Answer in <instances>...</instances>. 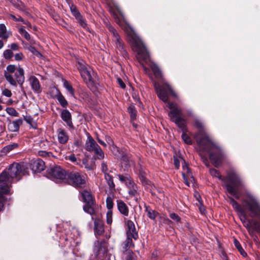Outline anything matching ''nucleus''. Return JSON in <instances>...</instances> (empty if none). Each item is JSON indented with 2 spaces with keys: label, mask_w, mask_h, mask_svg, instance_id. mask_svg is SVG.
I'll return each instance as SVG.
<instances>
[{
  "label": "nucleus",
  "mask_w": 260,
  "mask_h": 260,
  "mask_svg": "<svg viewBox=\"0 0 260 260\" xmlns=\"http://www.w3.org/2000/svg\"><path fill=\"white\" fill-rule=\"evenodd\" d=\"M18 147V144L17 143H12L4 147L2 149V152L4 154H7Z\"/></svg>",
  "instance_id": "32"
},
{
  "label": "nucleus",
  "mask_w": 260,
  "mask_h": 260,
  "mask_svg": "<svg viewBox=\"0 0 260 260\" xmlns=\"http://www.w3.org/2000/svg\"><path fill=\"white\" fill-rule=\"evenodd\" d=\"M70 8L72 12V14L76 18V19L80 18L81 15L78 10V9H77V7L75 5H71V8Z\"/></svg>",
  "instance_id": "36"
},
{
  "label": "nucleus",
  "mask_w": 260,
  "mask_h": 260,
  "mask_svg": "<svg viewBox=\"0 0 260 260\" xmlns=\"http://www.w3.org/2000/svg\"><path fill=\"white\" fill-rule=\"evenodd\" d=\"M118 178H119V180L122 182V183H124V184L125 183V182H126V181L128 179V178H129L128 176H123L122 175H120V174H119L118 175Z\"/></svg>",
  "instance_id": "58"
},
{
  "label": "nucleus",
  "mask_w": 260,
  "mask_h": 260,
  "mask_svg": "<svg viewBox=\"0 0 260 260\" xmlns=\"http://www.w3.org/2000/svg\"><path fill=\"white\" fill-rule=\"evenodd\" d=\"M120 157L122 165H124L125 166L124 171H128L131 166L134 164V161L132 158L131 156L123 152L121 154Z\"/></svg>",
  "instance_id": "16"
},
{
  "label": "nucleus",
  "mask_w": 260,
  "mask_h": 260,
  "mask_svg": "<svg viewBox=\"0 0 260 260\" xmlns=\"http://www.w3.org/2000/svg\"><path fill=\"white\" fill-rule=\"evenodd\" d=\"M64 87L68 90L72 96L74 95V89L71 85L67 81H65L63 83Z\"/></svg>",
  "instance_id": "40"
},
{
  "label": "nucleus",
  "mask_w": 260,
  "mask_h": 260,
  "mask_svg": "<svg viewBox=\"0 0 260 260\" xmlns=\"http://www.w3.org/2000/svg\"><path fill=\"white\" fill-rule=\"evenodd\" d=\"M24 119L27 123L31 125L33 122L32 118H31L30 116H26L24 117Z\"/></svg>",
  "instance_id": "62"
},
{
  "label": "nucleus",
  "mask_w": 260,
  "mask_h": 260,
  "mask_svg": "<svg viewBox=\"0 0 260 260\" xmlns=\"http://www.w3.org/2000/svg\"><path fill=\"white\" fill-rule=\"evenodd\" d=\"M127 39L130 43L132 47L138 54L140 55L143 59H146L148 56V53L146 48L139 37L135 33L134 30L129 27L126 30Z\"/></svg>",
  "instance_id": "4"
},
{
  "label": "nucleus",
  "mask_w": 260,
  "mask_h": 260,
  "mask_svg": "<svg viewBox=\"0 0 260 260\" xmlns=\"http://www.w3.org/2000/svg\"><path fill=\"white\" fill-rule=\"evenodd\" d=\"M10 36V33L7 31L6 27L4 24H0V37L7 39Z\"/></svg>",
  "instance_id": "31"
},
{
  "label": "nucleus",
  "mask_w": 260,
  "mask_h": 260,
  "mask_svg": "<svg viewBox=\"0 0 260 260\" xmlns=\"http://www.w3.org/2000/svg\"><path fill=\"white\" fill-rule=\"evenodd\" d=\"M210 143L213 145L208 146L207 145L200 146V149L209 153V158L215 167H219L224 157V154L222 150L215 145L211 140Z\"/></svg>",
  "instance_id": "5"
},
{
  "label": "nucleus",
  "mask_w": 260,
  "mask_h": 260,
  "mask_svg": "<svg viewBox=\"0 0 260 260\" xmlns=\"http://www.w3.org/2000/svg\"><path fill=\"white\" fill-rule=\"evenodd\" d=\"M58 141L61 144H66L69 140V136L67 133L62 129H60L58 132Z\"/></svg>",
  "instance_id": "24"
},
{
  "label": "nucleus",
  "mask_w": 260,
  "mask_h": 260,
  "mask_svg": "<svg viewBox=\"0 0 260 260\" xmlns=\"http://www.w3.org/2000/svg\"><path fill=\"white\" fill-rule=\"evenodd\" d=\"M126 237L133 238L135 240L138 238V231L132 220H127L126 221Z\"/></svg>",
  "instance_id": "13"
},
{
  "label": "nucleus",
  "mask_w": 260,
  "mask_h": 260,
  "mask_svg": "<svg viewBox=\"0 0 260 260\" xmlns=\"http://www.w3.org/2000/svg\"><path fill=\"white\" fill-rule=\"evenodd\" d=\"M99 146V145L96 143L93 138L90 135H88L85 144V150L91 152Z\"/></svg>",
  "instance_id": "17"
},
{
  "label": "nucleus",
  "mask_w": 260,
  "mask_h": 260,
  "mask_svg": "<svg viewBox=\"0 0 260 260\" xmlns=\"http://www.w3.org/2000/svg\"><path fill=\"white\" fill-rule=\"evenodd\" d=\"M24 170L23 162H13L0 175V190L2 192H8L11 184L20 179Z\"/></svg>",
  "instance_id": "1"
},
{
  "label": "nucleus",
  "mask_w": 260,
  "mask_h": 260,
  "mask_svg": "<svg viewBox=\"0 0 260 260\" xmlns=\"http://www.w3.org/2000/svg\"><path fill=\"white\" fill-rule=\"evenodd\" d=\"M184 165H183V172L182 176L184 180V183L187 186H189V181L192 182L194 180L190 172V169L186 165L185 161L183 160Z\"/></svg>",
  "instance_id": "15"
},
{
  "label": "nucleus",
  "mask_w": 260,
  "mask_h": 260,
  "mask_svg": "<svg viewBox=\"0 0 260 260\" xmlns=\"http://www.w3.org/2000/svg\"><path fill=\"white\" fill-rule=\"evenodd\" d=\"M82 196L84 202H85L86 204H90L91 203L95 202L92 195L87 191H83Z\"/></svg>",
  "instance_id": "29"
},
{
  "label": "nucleus",
  "mask_w": 260,
  "mask_h": 260,
  "mask_svg": "<svg viewBox=\"0 0 260 260\" xmlns=\"http://www.w3.org/2000/svg\"><path fill=\"white\" fill-rule=\"evenodd\" d=\"M107 223L110 224L112 222V210H108L106 214Z\"/></svg>",
  "instance_id": "50"
},
{
  "label": "nucleus",
  "mask_w": 260,
  "mask_h": 260,
  "mask_svg": "<svg viewBox=\"0 0 260 260\" xmlns=\"http://www.w3.org/2000/svg\"><path fill=\"white\" fill-rule=\"evenodd\" d=\"M66 159L70 160L72 162L75 163L76 165H79V163L78 162L77 158L74 154H72L69 156H67L66 157Z\"/></svg>",
  "instance_id": "48"
},
{
  "label": "nucleus",
  "mask_w": 260,
  "mask_h": 260,
  "mask_svg": "<svg viewBox=\"0 0 260 260\" xmlns=\"http://www.w3.org/2000/svg\"><path fill=\"white\" fill-rule=\"evenodd\" d=\"M6 112L10 115L13 116L14 117L18 116L19 113L16 111V110L12 107L7 108L6 109Z\"/></svg>",
  "instance_id": "41"
},
{
  "label": "nucleus",
  "mask_w": 260,
  "mask_h": 260,
  "mask_svg": "<svg viewBox=\"0 0 260 260\" xmlns=\"http://www.w3.org/2000/svg\"><path fill=\"white\" fill-rule=\"evenodd\" d=\"M117 208L121 214L124 216L128 215L129 210L126 204L121 200H118L116 201Z\"/></svg>",
  "instance_id": "22"
},
{
  "label": "nucleus",
  "mask_w": 260,
  "mask_h": 260,
  "mask_svg": "<svg viewBox=\"0 0 260 260\" xmlns=\"http://www.w3.org/2000/svg\"><path fill=\"white\" fill-rule=\"evenodd\" d=\"M154 87L156 91V93L158 98L165 103H169L168 91L170 92V94L174 96L177 97V94L175 91L172 89L170 85L168 84H164L162 85H160L158 84L155 83Z\"/></svg>",
  "instance_id": "11"
},
{
  "label": "nucleus",
  "mask_w": 260,
  "mask_h": 260,
  "mask_svg": "<svg viewBox=\"0 0 260 260\" xmlns=\"http://www.w3.org/2000/svg\"><path fill=\"white\" fill-rule=\"evenodd\" d=\"M139 177L142 183L144 184H147V180L144 173L140 172Z\"/></svg>",
  "instance_id": "54"
},
{
  "label": "nucleus",
  "mask_w": 260,
  "mask_h": 260,
  "mask_svg": "<svg viewBox=\"0 0 260 260\" xmlns=\"http://www.w3.org/2000/svg\"><path fill=\"white\" fill-rule=\"evenodd\" d=\"M234 243L235 247L237 248V249L240 252L241 254L243 256H246L247 255L246 253L244 251V250L242 248L239 242L237 239H235L234 240Z\"/></svg>",
  "instance_id": "37"
},
{
  "label": "nucleus",
  "mask_w": 260,
  "mask_h": 260,
  "mask_svg": "<svg viewBox=\"0 0 260 260\" xmlns=\"http://www.w3.org/2000/svg\"><path fill=\"white\" fill-rule=\"evenodd\" d=\"M19 32L23 36L26 40L29 41L30 43H33V40L31 39L30 35L25 30L24 26H21L19 29Z\"/></svg>",
  "instance_id": "34"
},
{
  "label": "nucleus",
  "mask_w": 260,
  "mask_h": 260,
  "mask_svg": "<svg viewBox=\"0 0 260 260\" xmlns=\"http://www.w3.org/2000/svg\"><path fill=\"white\" fill-rule=\"evenodd\" d=\"M23 55L22 53H17L15 55V59L17 61L22 60Z\"/></svg>",
  "instance_id": "61"
},
{
  "label": "nucleus",
  "mask_w": 260,
  "mask_h": 260,
  "mask_svg": "<svg viewBox=\"0 0 260 260\" xmlns=\"http://www.w3.org/2000/svg\"><path fill=\"white\" fill-rule=\"evenodd\" d=\"M13 54V53L12 51L10 49L5 50L3 53L4 57L6 59L11 58L12 57Z\"/></svg>",
  "instance_id": "51"
},
{
  "label": "nucleus",
  "mask_w": 260,
  "mask_h": 260,
  "mask_svg": "<svg viewBox=\"0 0 260 260\" xmlns=\"http://www.w3.org/2000/svg\"><path fill=\"white\" fill-rule=\"evenodd\" d=\"M160 221L162 222L163 223L166 224H170L172 221L171 220H170L167 216H163L160 217Z\"/></svg>",
  "instance_id": "57"
},
{
  "label": "nucleus",
  "mask_w": 260,
  "mask_h": 260,
  "mask_svg": "<svg viewBox=\"0 0 260 260\" xmlns=\"http://www.w3.org/2000/svg\"><path fill=\"white\" fill-rule=\"evenodd\" d=\"M5 77L7 81L12 86H17L19 84L23 88V84L25 80L24 70L20 66L9 65L7 71L5 72Z\"/></svg>",
  "instance_id": "3"
},
{
  "label": "nucleus",
  "mask_w": 260,
  "mask_h": 260,
  "mask_svg": "<svg viewBox=\"0 0 260 260\" xmlns=\"http://www.w3.org/2000/svg\"><path fill=\"white\" fill-rule=\"evenodd\" d=\"M101 170L104 174H105L106 173H109L107 163L105 161H103L102 163Z\"/></svg>",
  "instance_id": "52"
},
{
  "label": "nucleus",
  "mask_w": 260,
  "mask_h": 260,
  "mask_svg": "<svg viewBox=\"0 0 260 260\" xmlns=\"http://www.w3.org/2000/svg\"><path fill=\"white\" fill-rule=\"evenodd\" d=\"M91 219L94 220V231L95 235H101L104 232V226L103 222L99 218L94 219L92 216Z\"/></svg>",
  "instance_id": "18"
},
{
  "label": "nucleus",
  "mask_w": 260,
  "mask_h": 260,
  "mask_svg": "<svg viewBox=\"0 0 260 260\" xmlns=\"http://www.w3.org/2000/svg\"><path fill=\"white\" fill-rule=\"evenodd\" d=\"M133 238L126 237V240L123 243L122 248L123 251L131 250L129 249L134 247V244L133 242Z\"/></svg>",
  "instance_id": "27"
},
{
  "label": "nucleus",
  "mask_w": 260,
  "mask_h": 260,
  "mask_svg": "<svg viewBox=\"0 0 260 260\" xmlns=\"http://www.w3.org/2000/svg\"><path fill=\"white\" fill-rule=\"evenodd\" d=\"M167 106L171 110L168 115L171 121L174 122L179 127L184 130L185 128V120L181 117L182 111L176 103L169 102Z\"/></svg>",
  "instance_id": "6"
},
{
  "label": "nucleus",
  "mask_w": 260,
  "mask_h": 260,
  "mask_svg": "<svg viewBox=\"0 0 260 260\" xmlns=\"http://www.w3.org/2000/svg\"><path fill=\"white\" fill-rule=\"evenodd\" d=\"M10 48L12 50H17L18 49L19 46L17 44L13 43L11 45Z\"/></svg>",
  "instance_id": "63"
},
{
  "label": "nucleus",
  "mask_w": 260,
  "mask_h": 260,
  "mask_svg": "<svg viewBox=\"0 0 260 260\" xmlns=\"http://www.w3.org/2000/svg\"><path fill=\"white\" fill-rule=\"evenodd\" d=\"M194 125L198 129V132L194 135V138L199 146L202 145H207L208 146H213L210 143L211 140L205 132L203 121L198 118H195L194 119Z\"/></svg>",
  "instance_id": "7"
},
{
  "label": "nucleus",
  "mask_w": 260,
  "mask_h": 260,
  "mask_svg": "<svg viewBox=\"0 0 260 260\" xmlns=\"http://www.w3.org/2000/svg\"><path fill=\"white\" fill-rule=\"evenodd\" d=\"M182 139L183 141L187 144H191L192 140L189 136H188L186 134L183 133L182 134Z\"/></svg>",
  "instance_id": "47"
},
{
  "label": "nucleus",
  "mask_w": 260,
  "mask_h": 260,
  "mask_svg": "<svg viewBox=\"0 0 260 260\" xmlns=\"http://www.w3.org/2000/svg\"><path fill=\"white\" fill-rule=\"evenodd\" d=\"M93 152L95 156V158L98 159H103L104 158V152L99 146L97 148L94 149Z\"/></svg>",
  "instance_id": "33"
},
{
  "label": "nucleus",
  "mask_w": 260,
  "mask_h": 260,
  "mask_svg": "<svg viewBox=\"0 0 260 260\" xmlns=\"http://www.w3.org/2000/svg\"><path fill=\"white\" fill-rule=\"evenodd\" d=\"M146 211L147 212L148 216L151 219H155L158 213L154 210H151V209H149L148 207H146Z\"/></svg>",
  "instance_id": "39"
},
{
  "label": "nucleus",
  "mask_w": 260,
  "mask_h": 260,
  "mask_svg": "<svg viewBox=\"0 0 260 260\" xmlns=\"http://www.w3.org/2000/svg\"><path fill=\"white\" fill-rule=\"evenodd\" d=\"M2 94L4 96L9 98L12 96V92L9 89L5 88L2 90Z\"/></svg>",
  "instance_id": "55"
},
{
  "label": "nucleus",
  "mask_w": 260,
  "mask_h": 260,
  "mask_svg": "<svg viewBox=\"0 0 260 260\" xmlns=\"http://www.w3.org/2000/svg\"><path fill=\"white\" fill-rule=\"evenodd\" d=\"M209 173L213 177L218 178L224 182L226 190L230 195L237 199H239V190L243 187L244 185L242 180L235 171L231 170L228 172L226 176L223 179L220 173L216 169H210Z\"/></svg>",
  "instance_id": "2"
},
{
  "label": "nucleus",
  "mask_w": 260,
  "mask_h": 260,
  "mask_svg": "<svg viewBox=\"0 0 260 260\" xmlns=\"http://www.w3.org/2000/svg\"><path fill=\"white\" fill-rule=\"evenodd\" d=\"M12 4L17 9L23 11L24 6L23 3L19 0H9Z\"/></svg>",
  "instance_id": "35"
},
{
  "label": "nucleus",
  "mask_w": 260,
  "mask_h": 260,
  "mask_svg": "<svg viewBox=\"0 0 260 260\" xmlns=\"http://www.w3.org/2000/svg\"><path fill=\"white\" fill-rule=\"evenodd\" d=\"M128 194L131 197H136L139 193L138 191V187L136 184H135L133 187L128 188Z\"/></svg>",
  "instance_id": "38"
},
{
  "label": "nucleus",
  "mask_w": 260,
  "mask_h": 260,
  "mask_svg": "<svg viewBox=\"0 0 260 260\" xmlns=\"http://www.w3.org/2000/svg\"><path fill=\"white\" fill-rule=\"evenodd\" d=\"M61 117L70 128H74L72 121L71 114L69 110L67 109L62 110L61 112Z\"/></svg>",
  "instance_id": "19"
},
{
  "label": "nucleus",
  "mask_w": 260,
  "mask_h": 260,
  "mask_svg": "<svg viewBox=\"0 0 260 260\" xmlns=\"http://www.w3.org/2000/svg\"><path fill=\"white\" fill-rule=\"evenodd\" d=\"M56 90L57 92L56 98L58 101L59 102V104L61 105L62 107H63V108H66L68 105L67 101L58 90Z\"/></svg>",
  "instance_id": "30"
},
{
  "label": "nucleus",
  "mask_w": 260,
  "mask_h": 260,
  "mask_svg": "<svg viewBox=\"0 0 260 260\" xmlns=\"http://www.w3.org/2000/svg\"><path fill=\"white\" fill-rule=\"evenodd\" d=\"M76 67L84 82L88 85H92L93 82L90 73L92 70L90 67L83 61H78Z\"/></svg>",
  "instance_id": "12"
},
{
  "label": "nucleus",
  "mask_w": 260,
  "mask_h": 260,
  "mask_svg": "<svg viewBox=\"0 0 260 260\" xmlns=\"http://www.w3.org/2000/svg\"><path fill=\"white\" fill-rule=\"evenodd\" d=\"M128 113L131 115V118L132 119H135L136 117L137 111H136L134 106H129L128 108Z\"/></svg>",
  "instance_id": "44"
},
{
  "label": "nucleus",
  "mask_w": 260,
  "mask_h": 260,
  "mask_svg": "<svg viewBox=\"0 0 260 260\" xmlns=\"http://www.w3.org/2000/svg\"><path fill=\"white\" fill-rule=\"evenodd\" d=\"M29 51H30L31 52H32L34 54H36L37 55V54H39V52L36 50V49L34 47H31V46H30L29 47Z\"/></svg>",
  "instance_id": "64"
},
{
  "label": "nucleus",
  "mask_w": 260,
  "mask_h": 260,
  "mask_svg": "<svg viewBox=\"0 0 260 260\" xmlns=\"http://www.w3.org/2000/svg\"><path fill=\"white\" fill-rule=\"evenodd\" d=\"M95 203H91L90 204H85V205L83 206L84 211L91 215H93L95 213Z\"/></svg>",
  "instance_id": "26"
},
{
  "label": "nucleus",
  "mask_w": 260,
  "mask_h": 260,
  "mask_svg": "<svg viewBox=\"0 0 260 260\" xmlns=\"http://www.w3.org/2000/svg\"><path fill=\"white\" fill-rule=\"evenodd\" d=\"M78 22L80 23V25L83 28H86L87 26V24L85 21V20L82 18V16H80V18L76 19Z\"/></svg>",
  "instance_id": "56"
},
{
  "label": "nucleus",
  "mask_w": 260,
  "mask_h": 260,
  "mask_svg": "<svg viewBox=\"0 0 260 260\" xmlns=\"http://www.w3.org/2000/svg\"><path fill=\"white\" fill-rule=\"evenodd\" d=\"M31 169L35 172H40L44 170L45 166L43 160L37 159L31 164Z\"/></svg>",
  "instance_id": "20"
},
{
  "label": "nucleus",
  "mask_w": 260,
  "mask_h": 260,
  "mask_svg": "<svg viewBox=\"0 0 260 260\" xmlns=\"http://www.w3.org/2000/svg\"><path fill=\"white\" fill-rule=\"evenodd\" d=\"M106 202L107 208L108 210H112L114 205L112 198L110 197H107Z\"/></svg>",
  "instance_id": "45"
},
{
  "label": "nucleus",
  "mask_w": 260,
  "mask_h": 260,
  "mask_svg": "<svg viewBox=\"0 0 260 260\" xmlns=\"http://www.w3.org/2000/svg\"><path fill=\"white\" fill-rule=\"evenodd\" d=\"M230 203L232 205L234 208L238 211H241V206L232 198H230Z\"/></svg>",
  "instance_id": "42"
},
{
  "label": "nucleus",
  "mask_w": 260,
  "mask_h": 260,
  "mask_svg": "<svg viewBox=\"0 0 260 260\" xmlns=\"http://www.w3.org/2000/svg\"><path fill=\"white\" fill-rule=\"evenodd\" d=\"M23 123V120L21 118L10 121L8 124V128L11 132H16L19 129L20 126Z\"/></svg>",
  "instance_id": "21"
},
{
  "label": "nucleus",
  "mask_w": 260,
  "mask_h": 260,
  "mask_svg": "<svg viewBox=\"0 0 260 260\" xmlns=\"http://www.w3.org/2000/svg\"><path fill=\"white\" fill-rule=\"evenodd\" d=\"M125 185L129 188L133 187V185L136 184L129 177L125 183Z\"/></svg>",
  "instance_id": "59"
},
{
  "label": "nucleus",
  "mask_w": 260,
  "mask_h": 260,
  "mask_svg": "<svg viewBox=\"0 0 260 260\" xmlns=\"http://www.w3.org/2000/svg\"><path fill=\"white\" fill-rule=\"evenodd\" d=\"M68 172L60 166H55L48 170V177L56 182L66 183Z\"/></svg>",
  "instance_id": "10"
},
{
  "label": "nucleus",
  "mask_w": 260,
  "mask_h": 260,
  "mask_svg": "<svg viewBox=\"0 0 260 260\" xmlns=\"http://www.w3.org/2000/svg\"><path fill=\"white\" fill-rule=\"evenodd\" d=\"M66 183L75 187L82 188L86 184L85 177L79 172L68 171Z\"/></svg>",
  "instance_id": "9"
},
{
  "label": "nucleus",
  "mask_w": 260,
  "mask_h": 260,
  "mask_svg": "<svg viewBox=\"0 0 260 260\" xmlns=\"http://www.w3.org/2000/svg\"><path fill=\"white\" fill-rule=\"evenodd\" d=\"M109 30L113 35V40L115 42L117 49L121 52L124 51L123 44L116 30L112 27H110Z\"/></svg>",
  "instance_id": "14"
},
{
  "label": "nucleus",
  "mask_w": 260,
  "mask_h": 260,
  "mask_svg": "<svg viewBox=\"0 0 260 260\" xmlns=\"http://www.w3.org/2000/svg\"><path fill=\"white\" fill-rule=\"evenodd\" d=\"M29 81L32 90L36 92L40 91V84L39 80L34 76H30Z\"/></svg>",
  "instance_id": "23"
},
{
  "label": "nucleus",
  "mask_w": 260,
  "mask_h": 260,
  "mask_svg": "<svg viewBox=\"0 0 260 260\" xmlns=\"http://www.w3.org/2000/svg\"><path fill=\"white\" fill-rule=\"evenodd\" d=\"M117 81L118 84L122 88H123V89L125 88V85L121 79L118 78L117 79Z\"/></svg>",
  "instance_id": "60"
},
{
  "label": "nucleus",
  "mask_w": 260,
  "mask_h": 260,
  "mask_svg": "<svg viewBox=\"0 0 260 260\" xmlns=\"http://www.w3.org/2000/svg\"><path fill=\"white\" fill-rule=\"evenodd\" d=\"M242 205L253 216L260 218V204L253 196L248 194L246 198L243 201Z\"/></svg>",
  "instance_id": "8"
},
{
  "label": "nucleus",
  "mask_w": 260,
  "mask_h": 260,
  "mask_svg": "<svg viewBox=\"0 0 260 260\" xmlns=\"http://www.w3.org/2000/svg\"><path fill=\"white\" fill-rule=\"evenodd\" d=\"M104 178L109 186V189L111 191L115 190V185L113 182V178L109 173L104 174Z\"/></svg>",
  "instance_id": "25"
},
{
  "label": "nucleus",
  "mask_w": 260,
  "mask_h": 260,
  "mask_svg": "<svg viewBox=\"0 0 260 260\" xmlns=\"http://www.w3.org/2000/svg\"><path fill=\"white\" fill-rule=\"evenodd\" d=\"M170 217L172 219L174 220V221H175L177 222H180L181 218H180V217L177 214H176L175 213H170Z\"/></svg>",
  "instance_id": "53"
},
{
  "label": "nucleus",
  "mask_w": 260,
  "mask_h": 260,
  "mask_svg": "<svg viewBox=\"0 0 260 260\" xmlns=\"http://www.w3.org/2000/svg\"><path fill=\"white\" fill-rule=\"evenodd\" d=\"M151 69L154 74V75L156 77H161V71L160 70V69H159V68L154 64L153 65L152 67H151Z\"/></svg>",
  "instance_id": "43"
},
{
  "label": "nucleus",
  "mask_w": 260,
  "mask_h": 260,
  "mask_svg": "<svg viewBox=\"0 0 260 260\" xmlns=\"http://www.w3.org/2000/svg\"><path fill=\"white\" fill-rule=\"evenodd\" d=\"M7 193V192H2L0 190V211L3 210V209H4V202H5V199L3 194Z\"/></svg>",
  "instance_id": "49"
},
{
  "label": "nucleus",
  "mask_w": 260,
  "mask_h": 260,
  "mask_svg": "<svg viewBox=\"0 0 260 260\" xmlns=\"http://www.w3.org/2000/svg\"><path fill=\"white\" fill-rule=\"evenodd\" d=\"M82 163L87 170L90 171L94 169V166L89 164L88 160L87 158L83 159Z\"/></svg>",
  "instance_id": "46"
},
{
  "label": "nucleus",
  "mask_w": 260,
  "mask_h": 260,
  "mask_svg": "<svg viewBox=\"0 0 260 260\" xmlns=\"http://www.w3.org/2000/svg\"><path fill=\"white\" fill-rule=\"evenodd\" d=\"M122 260H136V256L132 250L123 251L122 257Z\"/></svg>",
  "instance_id": "28"
}]
</instances>
